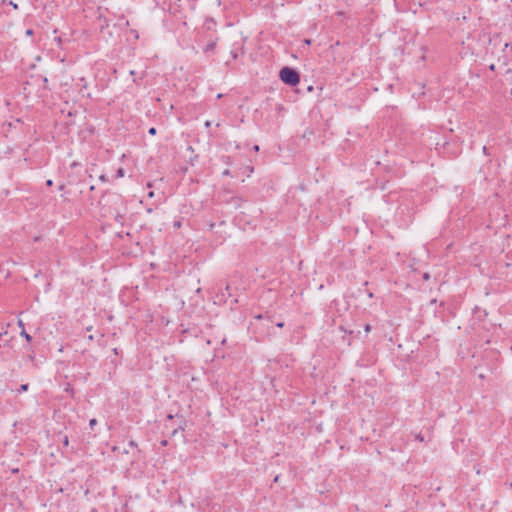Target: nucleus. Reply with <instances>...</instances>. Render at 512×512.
Returning a JSON list of instances; mask_svg holds the SVG:
<instances>
[{"label": "nucleus", "instance_id": "nucleus-1", "mask_svg": "<svg viewBox=\"0 0 512 512\" xmlns=\"http://www.w3.org/2000/svg\"><path fill=\"white\" fill-rule=\"evenodd\" d=\"M280 80L289 86H296L300 82L299 72L289 66H284L279 72Z\"/></svg>", "mask_w": 512, "mask_h": 512}, {"label": "nucleus", "instance_id": "nucleus-2", "mask_svg": "<svg viewBox=\"0 0 512 512\" xmlns=\"http://www.w3.org/2000/svg\"><path fill=\"white\" fill-rule=\"evenodd\" d=\"M215 47H216V41H211L203 47V52L206 54L209 52H212L215 50Z\"/></svg>", "mask_w": 512, "mask_h": 512}, {"label": "nucleus", "instance_id": "nucleus-3", "mask_svg": "<svg viewBox=\"0 0 512 512\" xmlns=\"http://www.w3.org/2000/svg\"><path fill=\"white\" fill-rule=\"evenodd\" d=\"M20 335L25 338V340L28 342V343H31L32 342V336L26 332L25 329H22L21 332H20Z\"/></svg>", "mask_w": 512, "mask_h": 512}, {"label": "nucleus", "instance_id": "nucleus-4", "mask_svg": "<svg viewBox=\"0 0 512 512\" xmlns=\"http://www.w3.org/2000/svg\"><path fill=\"white\" fill-rule=\"evenodd\" d=\"M98 19H99L100 21H102V24H101V26H100V28H101V32H102V31H103V29H104V26H108V21H107L106 17H104L101 13H100V14H99V16H98Z\"/></svg>", "mask_w": 512, "mask_h": 512}, {"label": "nucleus", "instance_id": "nucleus-5", "mask_svg": "<svg viewBox=\"0 0 512 512\" xmlns=\"http://www.w3.org/2000/svg\"><path fill=\"white\" fill-rule=\"evenodd\" d=\"M205 25L208 30H211L216 26V22L211 18V19L206 20Z\"/></svg>", "mask_w": 512, "mask_h": 512}, {"label": "nucleus", "instance_id": "nucleus-6", "mask_svg": "<svg viewBox=\"0 0 512 512\" xmlns=\"http://www.w3.org/2000/svg\"><path fill=\"white\" fill-rule=\"evenodd\" d=\"M254 319L255 320H264V319H266L267 321L271 322V317L269 315H267V314H265V315L264 314H258L256 316H254Z\"/></svg>", "mask_w": 512, "mask_h": 512}, {"label": "nucleus", "instance_id": "nucleus-7", "mask_svg": "<svg viewBox=\"0 0 512 512\" xmlns=\"http://www.w3.org/2000/svg\"><path fill=\"white\" fill-rule=\"evenodd\" d=\"M29 389V384H21L17 389V393L26 392Z\"/></svg>", "mask_w": 512, "mask_h": 512}, {"label": "nucleus", "instance_id": "nucleus-8", "mask_svg": "<svg viewBox=\"0 0 512 512\" xmlns=\"http://www.w3.org/2000/svg\"><path fill=\"white\" fill-rule=\"evenodd\" d=\"M124 175H125V170H124V168L120 167L116 171L115 178H122V177H124Z\"/></svg>", "mask_w": 512, "mask_h": 512}, {"label": "nucleus", "instance_id": "nucleus-9", "mask_svg": "<svg viewBox=\"0 0 512 512\" xmlns=\"http://www.w3.org/2000/svg\"><path fill=\"white\" fill-rule=\"evenodd\" d=\"M415 439L420 441V442H424V436L421 434V433H418L415 435Z\"/></svg>", "mask_w": 512, "mask_h": 512}, {"label": "nucleus", "instance_id": "nucleus-10", "mask_svg": "<svg viewBox=\"0 0 512 512\" xmlns=\"http://www.w3.org/2000/svg\"><path fill=\"white\" fill-rule=\"evenodd\" d=\"M148 133L150 135L154 136L157 134V129L155 127H151V128H149Z\"/></svg>", "mask_w": 512, "mask_h": 512}, {"label": "nucleus", "instance_id": "nucleus-11", "mask_svg": "<svg viewBox=\"0 0 512 512\" xmlns=\"http://www.w3.org/2000/svg\"><path fill=\"white\" fill-rule=\"evenodd\" d=\"M28 358L32 362L35 360V352L33 350L28 354Z\"/></svg>", "mask_w": 512, "mask_h": 512}, {"label": "nucleus", "instance_id": "nucleus-12", "mask_svg": "<svg viewBox=\"0 0 512 512\" xmlns=\"http://www.w3.org/2000/svg\"><path fill=\"white\" fill-rule=\"evenodd\" d=\"M9 5H11V7H13V9L17 10L18 9V5L16 3H14L12 0H10L8 2Z\"/></svg>", "mask_w": 512, "mask_h": 512}, {"label": "nucleus", "instance_id": "nucleus-13", "mask_svg": "<svg viewBox=\"0 0 512 512\" xmlns=\"http://www.w3.org/2000/svg\"><path fill=\"white\" fill-rule=\"evenodd\" d=\"M80 81L83 82V84L81 86V91H82L87 88V83L85 82L84 78H81Z\"/></svg>", "mask_w": 512, "mask_h": 512}, {"label": "nucleus", "instance_id": "nucleus-14", "mask_svg": "<svg viewBox=\"0 0 512 512\" xmlns=\"http://www.w3.org/2000/svg\"><path fill=\"white\" fill-rule=\"evenodd\" d=\"M371 329H372V327H371V325H370V324H366V325L364 326V330H365V332H367V333H368V332H370V331H371Z\"/></svg>", "mask_w": 512, "mask_h": 512}, {"label": "nucleus", "instance_id": "nucleus-15", "mask_svg": "<svg viewBox=\"0 0 512 512\" xmlns=\"http://www.w3.org/2000/svg\"><path fill=\"white\" fill-rule=\"evenodd\" d=\"M25 34H26L27 36H32V35L34 34V31H33V29H27V30H26V32H25Z\"/></svg>", "mask_w": 512, "mask_h": 512}, {"label": "nucleus", "instance_id": "nucleus-16", "mask_svg": "<svg viewBox=\"0 0 512 512\" xmlns=\"http://www.w3.org/2000/svg\"><path fill=\"white\" fill-rule=\"evenodd\" d=\"M482 152H483V154H485V155H487V156H489V155H490V154H489V152H488V148H487L486 146H483V148H482Z\"/></svg>", "mask_w": 512, "mask_h": 512}, {"label": "nucleus", "instance_id": "nucleus-17", "mask_svg": "<svg viewBox=\"0 0 512 512\" xmlns=\"http://www.w3.org/2000/svg\"><path fill=\"white\" fill-rule=\"evenodd\" d=\"M222 175L223 176H231V173H230V170L229 169H226L222 172Z\"/></svg>", "mask_w": 512, "mask_h": 512}, {"label": "nucleus", "instance_id": "nucleus-18", "mask_svg": "<svg viewBox=\"0 0 512 512\" xmlns=\"http://www.w3.org/2000/svg\"><path fill=\"white\" fill-rule=\"evenodd\" d=\"M68 444H69L68 436H65L64 439H63V445L64 446H68Z\"/></svg>", "mask_w": 512, "mask_h": 512}, {"label": "nucleus", "instance_id": "nucleus-19", "mask_svg": "<svg viewBox=\"0 0 512 512\" xmlns=\"http://www.w3.org/2000/svg\"><path fill=\"white\" fill-rule=\"evenodd\" d=\"M97 424V420L96 419H91L90 422H89V425L91 427L95 426Z\"/></svg>", "mask_w": 512, "mask_h": 512}, {"label": "nucleus", "instance_id": "nucleus-20", "mask_svg": "<svg viewBox=\"0 0 512 512\" xmlns=\"http://www.w3.org/2000/svg\"><path fill=\"white\" fill-rule=\"evenodd\" d=\"M423 279L424 280H429L430 279V274L429 273H424L423 274Z\"/></svg>", "mask_w": 512, "mask_h": 512}, {"label": "nucleus", "instance_id": "nucleus-21", "mask_svg": "<svg viewBox=\"0 0 512 512\" xmlns=\"http://www.w3.org/2000/svg\"><path fill=\"white\" fill-rule=\"evenodd\" d=\"M225 293H227L229 296H231V293H230V286H229V285H227V286L225 287Z\"/></svg>", "mask_w": 512, "mask_h": 512}, {"label": "nucleus", "instance_id": "nucleus-22", "mask_svg": "<svg viewBox=\"0 0 512 512\" xmlns=\"http://www.w3.org/2000/svg\"><path fill=\"white\" fill-rule=\"evenodd\" d=\"M46 185H47L48 187H51V186L53 185V181H52L51 179H48V180L46 181Z\"/></svg>", "mask_w": 512, "mask_h": 512}, {"label": "nucleus", "instance_id": "nucleus-23", "mask_svg": "<svg viewBox=\"0 0 512 512\" xmlns=\"http://www.w3.org/2000/svg\"><path fill=\"white\" fill-rule=\"evenodd\" d=\"M99 179L102 181V182H106L107 181V178L106 176L103 174L99 177Z\"/></svg>", "mask_w": 512, "mask_h": 512}, {"label": "nucleus", "instance_id": "nucleus-24", "mask_svg": "<svg viewBox=\"0 0 512 512\" xmlns=\"http://www.w3.org/2000/svg\"><path fill=\"white\" fill-rule=\"evenodd\" d=\"M276 326L278 328H283L284 327V322H278V323H276Z\"/></svg>", "mask_w": 512, "mask_h": 512}, {"label": "nucleus", "instance_id": "nucleus-25", "mask_svg": "<svg viewBox=\"0 0 512 512\" xmlns=\"http://www.w3.org/2000/svg\"><path fill=\"white\" fill-rule=\"evenodd\" d=\"M279 478H280V476H279V475H276V476L274 477L273 482H274V483H277V482L279 481Z\"/></svg>", "mask_w": 512, "mask_h": 512}, {"label": "nucleus", "instance_id": "nucleus-26", "mask_svg": "<svg viewBox=\"0 0 512 512\" xmlns=\"http://www.w3.org/2000/svg\"><path fill=\"white\" fill-rule=\"evenodd\" d=\"M211 126V121H206L205 122V127L209 128Z\"/></svg>", "mask_w": 512, "mask_h": 512}, {"label": "nucleus", "instance_id": "nucleus-27", "mask_svg": "<svg viewBox=\"0 0 512 512\" xmlns=\"http://www.w3.org/2000/svg\"><path fill=\"white\" fill-rule=\"evenodd\" d=\"M18 325H19L22 329H24V324H23V322H22L21 320H19V321H18Z\"/></svg>", "mask_w": 512, "mask_h": 512}, {"label": "nucleus", "instance_id": "nucleus-28", "mask_svg": "<svg viewBox=\"0 0 512 512\" xmlns=\"http://www.w3.org/2000/svg\"><path fill=\"white\" fill-rule=\"evenodd\" d=\"M64 188H65V185H64V184H61V185H59V187H58V189H59L60 191L64 190Z\"/></svg>", "mask_w": 512, "mask_h": 512}, {"label": "nucleus", "instance_id": "nucleus-29", "mask_svg": "<svg viewBox=\"0 0 512 512\" xmlns=\"http://www.w3.org/2000/svg\"><path fill=\"white\" fill-rule=\"evenodd\" d=\"M148 197H149V198L154 197V192H153V191H150V192L148 193Z\"/></svg>", "mask_w": 512, "mask_h": 512}, {"label": "nucleus", "instance_id": "nucleus-30", "mask_svg": "<svg viewBox=\"0 0 512 512\" xmlns=\"http://www.w3.org/2000/svg\"><path fill=\"white\" fill-rule=\"evenodd\" d=\"M231 54H232V57H233L234 59H236V58H237V53H236V52L232 51V52H231Z\"/></svg>", "mask_w": 512, "mask_h": 512}, {"label": "nucleus", "instance_id": "nucleus-31", "mask_svg": "<svg viewBox=\"0 0 512 512\" xmlns=\"http://www.w3.org/2000/svg\"><path fill=\"white\" fill-rule=\"evenodd\" d=\"M129 445L130 446H136V443L134 441H130Z\"/></svg>", "mask_w": 512, "mask_h": 512}, {"label": "nucleus", "instance_id": "nucleus-32", "mask_svg": "<svg viewBox=\"0 0 512 512\" xmlns=\"http://www.w3.org/2000/svg\"><path fill=\"white\" fill-rule=\"evenodd\" d=\"M253 149H254L255 151H258V150H259V146H258V145H255Z\"/></svg>", "mask_w": 512, "mask_h": 512}, {"label": "nucleus", "instance_id": "nucleus-33", "mask_svg": "<svg viewBox=\"0 0 512 512\" xmlns=\"http://www.w3.org/2000/svg\"><path fill=\"white\" fill-rule=\"evenodd\" d=\"M167 418L171 420V419H173V415H172V414H169V415L167 416Z\"/></svg>", "mask_w": 512, "mask_h": 512}, {"label": "nucleus", "instance_id": "nucleus-34", "mask_svg": "<svg viewBox=\"0 0 512 512\" xmlns=\"http://www.w3.org/2000/svg\"><path fill=\"white\" fill-rule=\"evenodd\" d=\"M368 296H369L370 298H372V297H373V293H372V292H369V293H368Z\"/></svg>", "mask_w": 512, "mask_h": 512}, {"label": "nucleus", "instance_id": "nucleus-35", "mask_svg": "<svg viewBox=\"0 0 512 512\" xmlns=\"http://www.w3.org/2000/svg\"><path fill=\"white\" fill-rule=\"evenodd\" d=\"M131 76H134L135 72L133 70L130 71Z\"/></svg>", "mask_w": 512, "mask_h": 512}, {"label": "nucleus", "instance_id": "nucleus-36", "mask_svg": "<svg viewBox=\"0 0 512 512\" xmlns=\"http://www.w3.org/2000/svg\"><path fill=\"white\" fill-rule=\"evenodd\" d=\"M167 444V441L166 440H163L162 441V445H166Z\"/></svg>", "mask_w": 512, "mask_h": 512}, {"label": "nucleus", "instance_id": "nucleus-37", "mask_svg": "<svg viewBox=\"0 0 512 512\" xmlns=\"http://www.w3.org/2000/svg\"><path fill=\"white\" fill-rule=\"evenodd\" d=\"M312 89H313L312 86L308 87V91H312Z\"/></svg>", "mask_w": 512, "mask_h": 512}, {"label": "nucleus", "instance_id": "nucleus-38", "mask_svg": "<svg viewBox=\"0 0 512 512\" xmlns=\"http://www.w3.org/2000/svg\"><path fill=\"white\" fill-rule=\"evenodd\" d=\"M278 110H281L283 107L281 105H278Z\"/></svg>", "mask_w": 512, "mask_h": 512}, {"label": "nucleus", "instance_id": "nucleus-39", "mask_svg": "<svg viewBox=\"0 0 512 512\" xmlns=\"http://www.w3.org/2000/svg\"><path fill=\"white\" fill-rule=\"evenodd\" d=\"M88 339H89V340H93V336H92V335H90V336L88 337Z\"/></svg>", "mask_w": 512, "mask_h": 512}, {"label": "nucleus", "instance_id": "nucleus-40", "mask_svg": "<svg viewBox=\"0 0 512 512\" xmlns=\"http://www.w3.org/2000/svg\"><path fill=\"white\" fill-rule=\"evenodd\" d=\"M510 488H512V482L509 484Z\"/></svg>", "mask_w": 512, "mask_h": 512}]
</instances>
